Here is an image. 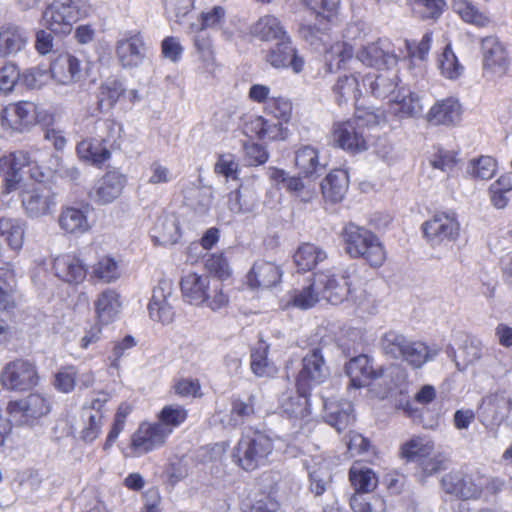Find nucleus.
Masks as SVG:
<instances>
[{
  "label": "nucleus",
  "mask_w": 512,
  "mask_h": 512,
  "mask_svg": "<svg viewBox=\"0 0 512 512\" xmlns=\"http://www.w3.org/2000/svg\"><path fill=\"white\" fill-rule=\"evenodd\" d=\"M282 271L273 262L258 260L248 274V283L253 288H270L281 280Z\"/></svg>",
  "instance_id": "obj_31"
},
{
  "label": "nucleus",
  "mask_w": 512,
  "mask_h": 512,
  "mask_svg": "<svg viewBox=\"0 0 512 512\" xmlns=\"http://www.w3.org/2000/svg\"><path fill=\"white\" fill-rule=\"evenodd\" d=\"M333 141L341 149L352 154L364 152L368 149L367 133L361 129L357 120L337 122L332 128Z\"/></svg>",
  "instance_id": "obj_10"
},
{
  "label": "nucleus",
  "mask_w": 512,
  "mask_h": 512,
  "mask_svg": "<svg viewBox=\"0 0 512 512\" xmlns=\"http://www.w3.org/2000/svg\"><path fill=\"white\" fill-rule=\"evenodd\" d=\"M393 112L400 118L418 116L423 111L419 96L404 88H400L393 98Z\"/></svg>",
  "instance_id": "obj_42"
},
{
  "label": "nucleus",
  "mask_w": 512,
  "mask_h": 512,
  "mask_svg": "<svg viewBox=\"0 0 512 512\" xmlns=\"http://www.w3.org/2000/svg\"><path fill=\"white\" fill-rule=\"evenodd\" d=\"M481 50L485 75L489 77L502 76L508 71L510 64L508 52L497 37L483 38Z\"/></svg>",
  "instance_id": "obj_13"
},
{
  "label": "nucleus",
  "mask_w": 512,
  "mask_h": 512,
  "mask_svg": "<svg viewBox=\"0 0 512 512\" xmlns=\"http://www.w3.org/2000/svg\"><path fill=\"white\" fill-rule=\"evenodd\" d=\"M249 31L252 36L264 42L280 41L289 36L281 21L270 14L260 17L251 25Z\"/></svg>",
  "instance_id": "obj_33"
},
{
  "label": "nucleus",
  "mask_w": 512,
  "mask_h": 512,
  "mask_svg": "<svg viewBox=\"0 0 512 512\" xmlns=\"http://www.w3.org/2000/svg\"><path fill=\"white\" fill-rule=\"evenodd\" d=\"M63 7L61 2H52L43 12L42 22L43 25L55 34L67 35L72 31L71 20L73 16H63L60 13V8Z\"/></svg>",
  "instance_id": "obj_41"
},
{
  "label": "nucleus",
  "mask_w": 512,
  "mask_h": 512,
  "mask_svg": "<svg viewBox=\"0 0 512 512\" xmlns=\"http://www.w3.org/2000/svg\"><path fill=\"white\" fill-rule=\"evenodd\" d=\"M229 210L234 214L252 211L256 206L253 193L248 189H237L228 194Z\"/></svg>",
  "instance_id": "obj_59"
},
{
  "label": "nucleus",
  "mask_w": 512,
  "mask_h": 512,
  "mask_svg": "<svg viewBox=\"0 0 512 512\" xmlns=\"http://www.w3.org/2000/svg\"><path fill=\"white\" fill-rule=\"evenodd\" d=\"M0 381L3 387L8 390H29L38 382L36 367L24 359L11 361L4 366Z\"/></svg>",
  "instance_id": "obj_8"
},
{
  "label": "nucleus",
  "mask_w": 512,
  "mask_h": 512,
  "mask_svg": "<svg viewBox=\"0 0 512 512\" xmlns=\"http://www.w3.org/2000/svg\"><path fill=\"white\" fill-rule=\"evenodd\" d=\"M265 111L268 116L276 119L274 123L281 124V128L283 129V124L287 123L292 114V103L283 97H271L266 102Z\"/></svg>",
  "instance_id": "obj_60"
},
{
  "label": "nucleus",
  "mask_w": 512,
  "mask_h": 512,
  "mask_svg": "<svg viewBox=\"0 0 512 512\" xmlns=\"http://www.w3.org/2000/svg\"><path fill=\"white\" fill-rule=\"evenodd\" d=\"M447 8L445 0H412L413 13L423 20H437Z\"/></svg>",
  "instance_id": "obj_56"
},
{
  "label": "nucleus",
  "mask_w": 512,
  "mask_h": 512,
  "mask_svg": "<svg viewBox=\"0 0 512 512\" xmlns=\"http://www.w3.org/2000/svg\"><path fill=\"white\" fill-rule=\"evenodd\" d=\"M81 439L87 443L93 442L101 433L103 413L93 409H82Z\"/></svg>",
  "instance_id": "obj_53"
},
{
  "label": "nucleus",
  "mask_w": 512,
  "mask_h": 512,
  "mask_svg": "<svg viewBox=\"0 0 512 512\" xmlns=\"http://www.w3.org/2000/svg\"><path fill=\"white\" fill-rule=\"evenodd\" d=\"M52 268L59 279L69 284L83 282L87 274L83 261L77 255L71 253L57 256L53 261Z\"/></svg>",
  "instance_id": "obj_21"
},
{
  "label": "nucleus",
  "mask_w": 512,
  "mask_h": 512,
  "mask_svg": "<svg viewBox=\"0 0 512 512\" xmlns=\"http://www.w3.org/2000/svg\"><path fill=\"white\" fill-rule=\"evenodd\" d=\"M350 507L353 512H387L385 499L378 495L364 497L354 494L350 498Z\"/></svg>",
  "instance_id": "obj_61"
},
{
  "label": "nucleus",
  "mask_w": 512,
  "mask_h": 512,
  "mask_svg": "<svg viewBox=\"0 0 512 512\" xmlns=\"http://www.w3.org/2000/svg\"><path fill=\"white\" fill-rule=\"evenodd\" d=\"M280 408L290 419H303L310 413L306 390L299 389L282 394Z\"/></svg>",
  "instance_id": "obj_36"
},
{
  "label": "nucleus",
  "mask_w": 512,
  "mask_h": 512,
  "mask_svg": "<svg viewBox=\"0 0 512 512\" xmlns=\"http://www.w3.org/2000/svg\"><path fill=\"white\" fill-rule=\"evenodd\" d=\"M512 191V173L502 174L488 189L491 204L497 209L505 208L509 201V193Z\"/></svg>",
  "instance_id": "obj_50"
},
{
  "label": "nucleus",
  "mask_w": 512,
  "mask_h": 512,
  "mask_svg": "<svg viewBox=\"0 0 512 512\" xmlns=\"http://www.w3.org/2000/svg\"><path fill=\"white\" fill-rule=\"evenodd\" d=\"M498 170V163L495 158L487 155L471 159L467 165L468 175L477 180H490Z\"/></svg>",
  "instance_id": "obj_52"
},
{
  "label": "nucleus",
  "mask_w": 512,
  "mask_h": 512,
  "mask_svg": "<svg viewBox=\"0 0 512 512\" xmlns=\"http://www.w3.org/2000/svg\"><path fill=\"white\" fill-rule=\"evenodd\" d=\"M305 468L309 476V489L314 496L323 495L331 485L332 469L328 459L321 455L305 460Z\"/></svg>",
  "instance_id": "obj_18"
},
{
  "label": "nucleus",
  "mask_w": 512,
  "mask_h": 512,
  "mask_svg": "<svg viewBox=\"0 0 512 512\" xmlns=\"http://www.w3.org/2000/svg\"><path fill=\"white\" fill-rule=\"evenodd\" d=\"M1 120L10 128L22 131L37 122V106L30 101H20L5 108Z\"/></svg>",
  "instance_id": "obj_20"
},
{
  "label": "nucleus",
  "mask_w": 512,
  "mask_h": 512,
  "mask_svg": "<svg viewBox=\"0 0 512 512\" xmlns=\"http://www.w3.org/2000/svg\"><path fill=\"white\" fill-rule=\"evenodd\" d=\"M169 437V431L154 423L143 422L131 437L130 448L135 456H142L162 447Z\"/></svg>",
  "instance_id": "obj_11"
},
{
  "label": "nucleus",
  "mask_w": 512,
  "mask_h": 512,
  "mask_svg": "<svg viewBox=\"0 0 512 512\" xmlns=\"http://www.w3.org/2000/svg\"><path fill=\"white\" fill-rule=\"evenodd\" d=\"M26 223L19 218L0 217V236L10 248L20 250L25 240Z\"/></svg>",
  "instance_id": "obj_43"
},
{
  "label": "nucleus",
  "mask_w": 512,
  "mask_h": 512,
  "mask_svg": "<svg viewBox=\"0 0 512 512\" xmlns=\"http://www.w3.org/2000/svg\"><path fill=\"white\" fill-rule=\"evenodd\" d=\"M268 351L269 345L263 340L251 350L250 368L256 377H273L278 372L274 362L268 359Z\"/></svg>",
  "instance_id": "obj_39"
},
{
  "label": "nucleus",
  "mask_w": 512,
  "mask_h": 512,
  "mask_svg": "<svg viewBox=\"0 0 512 512\" xmlns=\"http://www.w3.org/2000/svg\"><path fill=\"white\" fill-rule=\"evenodd\" d=\"M439 353L438 349L429 348L425 343L411 340L400 357L413 368H421L428 361L433 360Z\"/></svg>",
  "instance_id": "obj_47"
},
{
  "label": "nucleus",
  "mask_w": 512,
  "mask_h": 512,
  "mask_svg": "<svg viewBox=\"0 0 512 512\" xmlns=\"http://www.w3.org/2000/svg\"><path fill=\"white\" fill-rule=\"evenodd\" d=\"M461 114V106L459 102L453 98H447L435 103L427 114V119L436 125L452 124L459 120Z\"/></svg>",
  "instance_id": "obj_38"
},
{
  "label": "nucleus",
  "mask_w": 512,
  "mask_h": 512,
  "mask_svg": "<svg viewBox=\"0 0 512 512\" xmlns=\"http://www.w3.org/2000/svg\"><path fill=\"white\" fill-rule=\"evenodd\" d=\"M92 207L89 204L63 206L58 216V225L67 234L81 236L90 231L89 220Z\"/></svg>",
  "instance_id": "obj_16"
},
{
  "label": "nucleus",
  "mask_w": 512,
  "mask_h": 512,
  "mask_svg": "<svg viewBox=\"0 0 512 512\" xmlns=\"http://www.w3.org/2000/svg\"><path fill=\"white\" fill-rule=\"evenodd\" d=\"M329 376V368L322 350L313 348L302 358V368L297 376V387L308 390L323 383Z\"/></svg>",
  "instance_id": "obj_9"
},
{
  "label": "nucleus",
  "mask_w": 512,
  "mask_h": 512,
  "mask_svg": "<svg viewBox=\"0 0 512 512\" xmlns=\"http://www.w3.org/2000/svg\"><path fill=\"white\" fill-rule=\"evenodd\" d=\"M265 60L275 69L291 68L294 73H300L304 68V60L298 55L290 36L277 41L266 52Z\"/></svg>",
  "instance_id": "obj_15"
},
{
  "label": "nucleus",
  "mask_w": 512,
  "mask_h": 512,
  "mask_svg": "<svg viewBox=\"0 0 512 512\" xmlns=\"http://www.w3.org/2000/svg\"><path fill=\"white\" fill-rule=\"evenodd\" d=\"M122 131V125L112 119H103L96 123V133L99 141L111 148L115 147L120 140Z\"/></svg>",
  "instance_id": "obj_58"
},
{
  "label": "nucleus",
  "mask_w": 512,
  "mask_h": 512,
  "mask_svg": "<svg viewBox=\"0 0 512 512\" xmlns=\"http://www.w3.org/2000/svg\"><path fill=\"white\" fill-rule=\"evenodd\" d=\"M486 483L487 476L479 471L450 473L442 478V487L445 492L463 500L480 498Z\"/></svg>",
  "instance_id": "obj_7"
},
{
  "label": "nucleus",
  "mask_w": 512,
  "mask_h": 512,
  "mask_svg": "<svg viewBox=\"0 0 512 512\" xmlns=\"http://www.w3.org/2000/svg\"><path fill=\"white\" fill-rule=\"evenodd\" d=\"M20 198L24 214L30 219L49 216L56 207L55 193L51 187L41 182L23 189Z\"/></svg>",
  "instance_id": "obj_6"
},
{
  "label": "nucleus",
  "mask_w": 512,
  "mask_h": 512,
  "mask_svg": "<svg viewBox=\"0 0 512 512\" xmlns=\"http://www.w3.org/2000/svg\"><path fill=\"white\" fill-rule=\"evenodd\" d=\"M411 339L396 331H388L381 338V346L386 355L400 359Z\"/></svg>",
  "instance_id": "obj_57"
},
{
  "label": "nucleus",
  "mask_w": 512,
  "mask_h": 512,
  "mask_svg": "<svg viewBox=\"0 0 512 512\" xmlns=\"http://www.w3.org/2000/svg\"><path fill=\"white\" fill-rule=\"evenodd\" d=\"M331 92L338 105L357 103L362 96L360 75L351 73L338 76L331 87Z\"/></svg>",
  "instance_id": "obj_25"
},
{
  "label": "nucleus",
  "mask_w": 512,
  "mask_h": 512,
  "mask_svg": "<svg viewBox=\"0 0 512 512\" xmlns=\"http://www.w3.org/2000/svg\"><path fill=\"white\" fill-rule=\"evenodd\" d=\"M147 52L148 47L139 32L127 34L115 44L116 58L124 69L139 67L147 57Z\"/></svg>",
  "instance_id": "obj_12"
},
{
  "label": "nucleus",
  "mask_w": 512,
  "mask_h": 512,
  "mask_svg": "<svg viewBox=\"0 0 512 512\" xmlns=\"http://www.w3.org/2000/svg\"><path fill=\"white\" fill-rule=\"evenodd\" d=\"M328 258L327 252L313 243L301 244L294 253L295 265L301 271H311Z\"/></svg>",
  "instance_id": "obj_37"
},
{
  "label": "nucleus",
  "mask_w": 512,
  "mask_h": 512,
  "mask_svg": "<svg viewBox=\"0 0 512 512\" xmlns=\"http://www.w3.org/2000/svg\"><path fill=\"white\" fill-rule=\"evenodd\" d=\"M275 449L274 440L262 431H252L241 437L233 451L237 465L245 471H254L270 462Z\"/></svg>",
  "instance_id": "obj_2"
},
{
  "label": "nucleus",
  "mask_w": 512,
  "mask_h": 512,
  "mask_svg": "<svg viewBox=\"0 0 512 512\" xmlns=\"http://www.w3.org/2000/svg\"><path fill=\"white\" fill-rule=\"evenodd\" d=\"M355 273L354 266H347L339 271L329 269L315 273L316 285L321 292L322 299L334 305L343 302L355 285Z\"/></svg>",
  "instance_id": "obj_5"
},
{
  "label": "nucleus",
  "mask_w": 512,
  "mask_h": 512,
  "mask_svg": "<svg viewBox=\"0 0 512 512\" xmlns=\"http://www.w3.org/2000/svg\"><path fill=\"white\" fill-rule=\"evenodd\" d=\"M126 182L124 174L117 170L109 171L95 182L90 197L100 205L110 204L120 197Z\"/></svg>",
  "instance_id": "obj_17"
},
{
  "label": "nucleus",
  "mask_w": 512,
  "mask_h": 512,
  "mask_svg": "<svg viewBox=\"0 0 512 512\" xmlns=\"http://www.w3.org/2000/svg\"><path fill=\"white\" fill-rule=\"evenodd\" d=\"M121 276V269L118 261L110 256L100 257L92 266L91 277L104 283H112Z\"/></svg>",
  "instance_id": "obj_51"
},
{
  "label": "nucleus",
  "mask_w": 512,
  "mask_h": 512,
  "mask_svg": "<svg viewBox=\"0 0 512 512\" xmlns=\"http://www.w3.org/2000/svg\"><path fill=\"white\" fill-rule=\"evenodd\" d=\"M244 133L249 137H256L261 140H277L284 138V129L281 124L274 123L272 119L263 116H251L244 123Z\"/></svg>",
  "instance_id": "obj_28"
},
{
  "label": "nucleus",
  "mask_w": 512,
  "mask_h": 512,
  "mask_svg": "<svg viewBox=\"0 0 512 512\" xmlns=\"http://www.w3.org/2000/svg\"><path fill=\"white\" fill-rule=\"evenodd\" d=\"M349 186L348 173L342 169L331 171L321 182V190L325 199L331 202L341 201Z\"/></svg>",
  "instance_id": "obj_35"
},
{
  "label": "nucleus",
  "mask_w": 512,
  "mask_h": 512,
  "mask_svg": "<svg viewBox=\"0 0 512 512\" xmlns=\"http://www.w3.org/2000/svg\"><path fill=\"white\" fill-rule=\"evenodd\" d=\"M349 480L356 491L355 494L370 492L378 484V477L375 472L361 463H354L351 466Z\"/></svg>",
  "instance_id": "obj_45"
},
{
  "label": "nucleus",
  "mask_w": 512,
  "mask_h": 512,
  "mask_svg": "<svg viewBox=\"0 0 512 512\" xmlns=\"http://www.w3.org/2000/svg\"><path fill=\"white\" fill-rule=\"evenodd\" d=\"M346 372L350 377L351 385L355 388L365 386L369 380L383 375L382 370L376 371L372 360L367 355L356 356L346 364Z\"/></svg>",
  "instance_id": "obj_30"
},
{
  "label": "nucleus",
  "mask_w": 512,
  "mask_h": 512,
  "mask_svg": "<svg viewBox=\"0 0 512 512\" xmlns=\"http://www.w3.org/2000/svg\"><path fill=\"white\" fill-rule=\"evenodd\" d=\"M323 417L327 424L341 433L354 421L353 407L349 401L326 399L323 403Z\"/></svg>",
  "instance_id": "obj_22"
},
{
  "label": "nucleus",
  "mask_w": 512,
  "mask_h": 512,
  "mask_svg": "<svg viewBox=\"0 0 512 512\" xmlns=\"http://www.w3.org/2000/svg\"><path fill=\"white\" fill-rule=\"evenodd\" d=\"M369 81L371 94L377 98H386L394 93L398 85V76L396 72L386 71L377 75L373 80L366 76L362 78L365 85Z\"/></svg>",
  "instance_id": "obj_49"
},
{
  "label": "nucleus",
  "mask_w": 512,
  "mask_h": 512,
  "mask_svg": "<svg viewBox=\"0 0 512 512\" xmlns=\"http://www.w3.org/2000/svg\"><path fill=\"white\" fill-rule=\"evenodd\" d=\"M27 34L18 26L5 24L0 26V57L14 56L27 45Z\"/></svg>",
  "instance_id": "obj_32"
},
{
  "label": "nucleus",
  "mask_w": 512,
  "mask_h": 512,
  "mask_svg": "<svg viewBox=\"0 0 512 512\" xmlns=\"http://www.w3.org/2000/svg\"><path fill=\"white\" fill-rule=\"evenodd\" d=\"M76 151L80 159L95 166L102 165L111 156L107 147L100 146L99 139L97 141L92 139L82 140L77 144Z\"/></svg>",
  "instance_id": "obj_48"
},
{
  "label": "nucleus",
  "mask_w": 512,
  "mask_h": 512,
  "mask_svg": "<svg viewBox=\"0 0 512 512\" xmlns=\"http://www.w3.org/2000/svg\"><path fill=\"white\" fill-rule=\"evenodd\" d=\"M206 299L198 307H206L212 311H219L228 306L230 297L224 291V286L221 281L216 280L211 283L209 291L205 293Z\"/></svg>",
  "instance_id": "obj_62"
},
{
  "label": "nucleus",
  "mask_w": 512,
  "mask_h": 512,
  "mask_svg": "<svg viewBox=\"0 0 512 512\" xmlns=\"http://www.w3.org/2000/svg\"><path fill=\"white\" fill-rule=\"evenodd\" d=\"M14 279L7 269H0V311L15 307Z\"/></svg>",
  "instance_id": "obj_63"
},
{
  "label": "nucleus",
  "mask_w": 512,
  "mask_h": 512,
  "mask_svg": "<svg viewBox=\"0 0 512 512\" xmlns=\"http://www.w3.org/2000/svg\"><path fill=\"white\" fill-rule=\"evenodd\" d=\"M230 411L218 412L219 421L224 427H237L250 420L255 413V397L249 395L246 398L233 396L230 399Z\"/></svg>",
  "instance_id": "obj_23"
},
{
  "label": "nucleus",
  "mask_w": 512,
  "mask_h": 512,
  "mask_svg": "<svg viewBox=\"0 0 512 512\" xmlns=\"http://www.w3.org/2000/svg\"><path fill=\"white\" fill-rule=\"evenodd\" d=\"M327 70L330 73L348 69L356 62L354 50L347 41H337L325 49L324 53Z\"/></svg>",
  "instance_id": "obj_29"
},
{
  "label": "nucleus",
  "mask_w": 512,
  "mask_h": 512,
  "mask_svg": "<svg viewBox=\"0 0 512 512\" xmlns=\"http://www.w3.org/2000/svg\"><path fill=\"white\" fill-rule=\"evenodd\" d=\"M270 177L277 184H281L290 193L295 194L302 201L308 202L312 199L313 193L311 190L306 189L300 177L291 176L286 171L281 169H272Z\"/></svg>",
  "instance_id": "obj_46"
},
{
  "label": "nucleus",
  "mask_w": 512,
  "mask_h": 512,
  "mask_svg": "<svg viewBox=\"0 0 512 512\" xmlns=\"http://www.w3.org/2000/svg\"><path fill=\"white\" fill-rule=\"evenodd\" d=\"M26 166L30 167L31 177L37 181L44 177L43 169H51L45 165L43 153L39 149L20 150L0 157V175L3 177L6 193L17 189L22 180V169Z\"/></svg>",
  "instance_id": "obj_1"
},
{
  "label": "nucleus",
  "mask_w": 512,
  "mask_h": 512,
  "mask_svg": "<svg viewBox=\"0 0 512 512\" xmlns=\"http://www.w3.org/2000/svg\"><path fill=\"white\" fill-rule=\"evenodd\" d=\"M295 165L306 177L320 176L326 166L320 160L318 149L311 145H304L296 150Z\"/></svg>",
  "instance_id": "obj_34"
},
{
  "label": "nucleus",
  "mask_w": 512,
  "mask_h": 512,
  "mask_svg": "<svg viewBox=\"0 0 512 512\" xmlns=\"http://www.w3.org/2000/svg\"><path fill=\"white\" fill-rule=\"evenodd\" d=\"M94 310L100 324H109L115 321L121 311L119 293L111 288L100 292L94 300Z\"/></svg>",
  "instance_id": "obj_26"
},
{
  "label": "nucleus",
  "mask_w": 512,
  "mask_h": 512,
  "mask_svg": "<svg viewBox=\"0 0 512 512\" xmlns=\"http://www.w3.org/2000/svg\"><path fill=\"white\" fill-rule=\"evenodd\" d=\"M52 78L59 84L69 85L83 78L81 61L71 54L59 55L50 66Z\"/></svg>",
  "instance_id": "obj_19"
},
{
  "label": "nucleus",
  "mask_w": 512,
  "mask_h": 512,
  "mask_svg": "<svg viewBox=\"0 0 512 512\" xmlns=\"http://www.w3.org/2000/svg\"><path fill=\"white\" fill-rule=\"evenodd\" d=\"M345 251L352 258H363L372 267H380L386 253L379 238L370 230L349 223L343 232Z\"/></svg>",
  "instance_id": "obj_3"
},
{
  "label": "nucleus",
  "mask_w": 512,
  "mask_h": 512,
  "mask_svg": "<svg viewBox=\"0 0 512 512\" xmlns=\"http://www.w3.org/2000/svg\"><path fill=\"white\" fill-rule=\"evenodd\" d=\"M356 62H360L367 67L387 68L395 66L398 57L388 51L385 43L381 40L363 46L356 54Z\"/></svg>",
  "instance_id": "obj_24"
},
{
  "label": "nucleus",
  "mask_w": 512,
  "mask_h": 512,
  "mask_svg": "<svg viewBox=\"0 0 512 512\" xmlns=\"http://www.w3.org/2000/svg\"><path fill=\"white\" fill-rule=\"evenodd\" d=\"M460 229L458 214L453 209L436 211L422 224L424 238L433 248L447 247L456 242Z\"/></svg>",
  "instance_id": "obj_4"
},
{
  "label": "nucleus",
  "mask_w": 512,
  "mask_h": 512,
  "mask_svg": "<svg viewBox=\"0 0 512 512\" xmlns=\"http://www.w3.org/2000/svg\"><path fill=\"white\" fill-rule=\"evenodd\" d=\"M439 69L444 77L452 80L457 79L463 73L464 67L459 63L450 45L444 48L439 58Z\"/></svg>",
  "instance_id": "obj_64"
},
{
  "label": "nucleus",
  "mask_w": 512,
  "mask_h": 512,
  "mask_svg": "<svg viewBox=\"0 0 512 512\" xmlns=\"http://www.w3.org/2000/svg\"><path fill=\"white\" fill-rule=\"evenodd\" d=\"M173 298L172 283L168 280H160L153 289L152 297L148 305L149 317L156 322L169 324L173 321L175 311L171 300Z\"/></svg>",
  "instance_id": "obj_14"
},
{
  "label": "nucleus",
  "mask_w": 512,
  "mask_h": 512,
  "mask_svg": "<svg viewBox=\"0 0 512 512\" xmlns=\"http://www.w3.org/2000/svg\"><path fill=\"white\" fill-rule=\"evenodd\" d=\"M434 444L424 437H415L403 444L402 456L408 460L420 462L423 458L433 454Z\"/></svg>",
  "instance_id": "obj_55"
},
{
  "label": "nucleus",
  "mask_w": 512,
  "mask_h": 512,
  "mask_svg": "<svg viewBox=\"0 0 512 512\" xmlns=\"http://www.w3.org/2000/svg\"><path fill=\"white\" fill-rule=\"evenodd\" d=\"M213 279L208 275L188 273L181 280V291L184 299L191 305H200L206 299L205 293L209 291Z\"/></svg>",
  "instance_id": "obj_27"
},
{
  "label": "nucleus",
  "mask_w": 512,
  "mask_h": 512,
  "mask_svg": "<svg viewBox=\"0 0 512 512\" xmlns=\"http://www.w3.org/2000/svg\"><path fill=\"white\" fill-rule=\"evenodd\" d=\"M322 299L321 292L316 285L315 277L310 280L309 284L301 289H294L288 294L286 307L290 305L306 310L315 306Z\"/></svg>",
  "instance_id": "obj_44"
},
{
  "label": "nucleus",
  "mask_w": 512,
  "mask_h": 512,
  "mask_svg": "<svg viewBox=\"0 0 512 512\" xmlns=\"http://www.w3.org/2000/svg\"><path fill=\"white\" fill-rule=\"evenodd\" d=\"M188 417L187 410L179 404H170L162 408L158 414L157 423L169 431V436L173 431L182 425Z\"/></svg>",
  "instance_id": "obj_54"
},
{
  "label": "nucleus",
  "mask_w": 512,
  "mask_h": 512,
  "mask_svg": "<svg viewBox=\"0 0 512 512\" xmlns=\"http://www.w3.org/2000/svg\"><path fill=\"white\" fill-rule=\"evenodd\" d=\"M453 11L465 22L478 28L487 27L490 22V16L481 11L472 0H452Z\"/></svg>",
  "instance_id": "obj_40"
}]
</instances>
